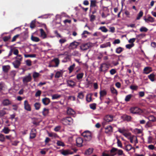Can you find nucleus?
I'll return each mask as SVG.
<instances>
[{
	"instance_id": "60",
	"label": "nucleus",
	"mask_w": 156,
	"mask_h": 156,
	"mask_svg": "<svg viewBox=\"0 0 156 156\" xmlns=\"http://www.w3.org/2000/svg\"><path fill=\"white\" fill-rule=\"evenodd\" d=\"M66 41V40L65 38H62L59 40V42L61 44H62L65 42Z\"/></svg>"
},
{
	"instance_id": "46",
	"label": "nucleus",
	"mask_w": 156,
	"mask_h": 156,
	"mask_svg": "<svg viewBox=\"0 0 156 156\" xmlns=\"http://www.w3.org/2000/svg\"><path fill=\"white\" fill-rule=\"evenodd\" d=\"M117 154L118 155H122L123 154V151L120 149H117Z\"/></svg>"
},
{
	"instance_id": "44",
	"label": "nucleus",
	"mask_w": 156,
	"mask_h": 156,
	"mask_svg": "<svg viewBox=\"0 0 156 156\" xmlns=\"http://www.w3.org/2000/svg\"><path fill=\"white\" fill-rule=\"evenodd\" d=\"M34 107L36 110H38L40 108L41 105L39 103H36L34 105Z\"/></svg>"
},
{
	"instance_id": "57",
	"label": "nucleus",
	"mask_w": 156,
	"mask_h": 156,
	"mask_svg": "<svg viewBox=\"0 0 156 156\" xmlns=\"http://www.w3.org/2000/svg\"><path fill=\"white\" fill-rule=\"evenodd\" d=\"M152 126L151 123L149 122H147L145 125V127L147 128L151 127Z\"/></svg>"
},
{
	"instance_id": "14",
	"label": "nucleus",
	"mask_w": 156,
	"mask_h": 156,
	"mask_svg": "<svg viewBox=\"0 0 156 156\" xmlns=\"http://www.w3.org/2000/svg\"><path fill=\"white\" fill-rule=\"evenodd\" d=\"M117 148L113 147L110 150V156H114L117 154Z\"/></svg>"
},
{
	"instance_id": "41",
	"label": "nucleus",
	"mask_w": 156,
	"mask_h": 156,
	"mask_svg": "<svg viewBox=\"0 0 156 156\" xmlns=\"http://www.w3.org/2000/svg\"><path fill=\"white\" fill-rule=\"evenodd\" d=\"M110 89L112 93L113 94H115L116 95L117 94L118 92L117 90L114 87H111Z\"/></svg>"
},
{
	"instance_id": "30",
	"label": "nucleus",
	"mask_w": 156,
	"mask_h": 156,
	"mask_svg": "<svg viewBox=\"0 0 156 156\" xmlns=\"http://www.w3.org/2000/svg\"><path fill=\"white\" fill-rule=\"evenodd\" d=\"M31 39L33 41L37 42L40 41V39L37 37H34L33 35L31 36Z\"/></svg>"
},
{
	"instance_id": "39",
	"label": "nucleus",
	"mask_w": 156,
	"mask_h": 156,
	"mask_svg": "<svg viewBox=\"0 0 156 156\" xmlns=\"http://www.w3.org/2000/svg\"><path fill=\"white\" fill-rule=\"evenodd\" d=\"M148 118L150 121L154 122L156 120V118H155L153 115H150Z\"/></svg>"
},
{
	"instance_id": "2",
	"label": "nucleus",
	"mask_w": 156,
	"mask_h": 156,
	"mask_svg": "<svg viewBox=\"0 0 156 156\" xmlns=\"http://www.w3.org/2000/svg\"><path fill=\"white\" fill-rule=\"evenodd\" d=\"M82 135L84 137V139L86 141H89L91 139V133L88 131H86L83 132Z\"/></svg>"
},
{
	"instance_id": "26",
	"label": "nucleus",
	"mask_w": 156,
	"mask_h": 156,
	"mask_svg": "<svg viewBox=\"0 0 156 156\" xmlns=\"http://www.w3.org/2000/svg\"><path fill=\"white\" fill-rule=\"evenodd\" d=\"M118 131L123 135L124 133L127 132V129L124 128L122 129L119 128Z\"/></svg>"
},
{
	"instance_id": "29",
	"label": "nucleus",
	"mask_w": 156,
	"mask_h": 156,
	"mask_svg": "<svg viewBox=\"0 0 156 156\" xmlns=\"http://www.w3.org/2000/svg\"><path fill=\"white\" fill-rule=\"evenodd\" d=\"M61 97V95H60L58 94H55L53 95H52L51 96L52 97V99L53 100L54 99H57L60 98Z\"/></svg>"
},
{
	"instance_id": "10",
	"label": "nucleus",
	"mask_w": 156,
	"mask_h": 156,
	"mask_svg": "<svg viewBox=\"0 0 156 156\" xmlns=\"http://www.w3.org/2000/svg\"><path fill=\"white\" fill-rule=\"evenodd\" d=\"M64 71L62 70H60L55 72V78H58L62 76Z\"/></svg>"
},
{
	"instance_id": "24",
	"label": "nucleus",
	"mask_w": 156,
	"mask_h": 156,
	"mask_svg": "<svg viewBox=\"0 0 156 156\" xmlns=\"http://www.w3.org/2000/svg\"><path fill=\"white\" fill-rule=\"evenodd\" d=\"M67 113L69 115H73L75 114V112L71 108H68L67 111Z\"/></svg>"
},
{
	"instance_id": "55",
	"label": "nucleus",
	"mask_w": 156,
	"mask_h": 156,
	"mask_svg": "<svg viewBox=\"0 0 156 156\" xmlns=\"http://www.w3.org/2000/svg\"><path fill=\"white\" fill-rule=\"evenodd\" d=\"M9 66H3L2 67L3 70L5 72H7L8 70Z\"/></svg>"
},
{
	"instance_id": "1",
	"label": "nucleus",
	"mask_w": 156,
	"mask_h": 156,
	"mask_svg": "<svg viewBox=\"0 0 156 156\" xmlns=\"http://www.w3.org/2000/svg\"><path fill=\"white\" fill-rule=\"evenodd\" d=\"M61 122L64 125H70L73 124V120L71 117H67L62 119L61 120Z\"/></svg>"
},
{
	"instance_id": "17",
	"label": "nucleus",
	"mask_w": 156,
	"mask_h": 156,
	"mask_svg": "<svg viewBox=\"0 0 156 156\" xmlns=\"http://www.w3.org/2000/svg\"><path fill=\"white\" fill-rule=\"evenodd\" d=\"M50 101L49 99L47 98H45L42 99V103L45 105H48L50 103Z\"/></svg>"
},
{
	"instance_id": "53",
	"label": "nucleus",
	"mask_w": 156,
	"mask_h": 156,
	"mask_svg": "<svg viewBox=\"0 0 156 156\" xmlns=\"http://www.w3.org/2000/svg\"><path fill=\"white\" fill-rule=\"evenodd\" d=\"M123 117L125 120H126L127 121H129L131 120V117L130 116L126 115H124L123 116Z\"/></svg>"
},
{
	"instance_id": "32",
	"label": "nucleus",
	"mask_w": 156,
	"mask_h": 156,
	"mask_svg": "<svg viewBox=\"0 0 156 156\" xmlns=\"http://www.w3.org/2000/svg\"><path fill=\"white\" fill-rule=\"evenodd\" d=\"M48 135L50 137H52V138H57L58 137V136L56 133H48Z\"/></svg>"
},
{
	"instance_id": "62",
	"label": "nucleus",
	"mask_w": 156,
	"mask_h": 156,
	"mask_svg": "<svg viewBox=\"0 0 156 156\" xmlns=\"http://www.w3.org/2000/svg\"><path fill=\"white\" fill-rule=\"evenodd\" d=\"M78 97L80 99H82L84 97V95L83 93L80 92L78 93Z\"/></svg>"
},
{
	"instance_id": "56",
	"label": "nucleus",
	"mask_w": 156,
	"mask_h": 156,
	"mask_svg": "<svg viewBox=\"0 0 156 156\" xmlns=\"http://www.w3.org/2000/svg\"><path fill=\"white\" fill-rule=\"evenodd\" d=\"M75 66V64H73V65L70 66V67L68 69H69L70 73L73 70Z\"/></svg>"
},
{
	"instance_id": "25",
	"label": "nucleus",
	"mask_w": 156,
	"mask_h": 156,
	"mask_svg": "<svg viewBox=\"0 0 156 156\" xmlns=\"http://www.w3.org/2000/svg\"><path fill=\"white\" fill-rule=\"evenodd\" d=\"M89 48V46L87 44H85L82 45L80 46V49L83 51L87 50Z\"/></svg>"
},
{
	"instance_id": "4",
	"label": "nucleus",
	"mask_w": 156,
	"mask_h": 156,
	"mask_svg": "<svg viewBox=\"0 0 156 156\" xmlns=\"http://www.w3.org/2000/svg\"><path fill=\"white\" fill-rule=\"evenodd\" d=\"M79 43L76 41H74L70 43L69 46V48L70 49H73L77 48L79 45Z\"/></svg>"
},
{
	"instance_id": "31",
	"label": "nucleus",
	"mask_w": 156,
	"mask_h": 156,
	"mask_svg": "<svg viewBox=\"0 0 156 156\" xmlns=\"http://www.w3.org/2000/svg\"><path fill=\"white\" fill-rule=\"evenodd\" d=\"M99 30H101L102 32L106 33L108 31V30L105 26H102L100 27Z\"/></svg>"
},
{
	"instance_id": "20",
	"label": "nucleus",
	"mask_w": 156,
	"mask_h": 156,
	"mask_svg": "<svg viewBox=\"0 0 156 156\" xmlns=\"http://www.w3.org/2000/svg\"><path fill=\"white\" fill-rule=\"evenodd\" d=\"M107 94V91L105 90H101L100 91V99H101V98L105 96Z\"/></svg>"
},
{
	"instance_id": "18",
	"label": "nucleus",
	"mask_w": 156,
	"mask_h": 156,
	"mask_svg": "<svg viewBox=\"0 0 156 156\" xmlns=\"http://www.w3.org/2000/svg\"><path fill=\"white\" fill-rule=\"evenodd\" d=\"M21 62L20 61L16 60L14 62H12V64L14 66V67L16 68H17L20 66Z\"/></svg>"
},
{
	"instance_id": "3",
	"label": "nucleus",
	"mask_w": 156,
	"mask_h": 156,
	"mask_svg": "<svg viewBox=\"0 0 156 156\" xmlns=\"http://www.w3.org/2000/svg\"><path fill=\"white\" fill-rule=\"evenodd\" d=\"M130 112L133 114H140L142 111L141 109L137 107H133L130 109Z\"/></svg>"
},
{
	"instance_id": "51",
	"label": "nucleus",
	"mask_w": 156,
	"mask_h": 156,
	"mask_svg": "<svg viewBox=\"0 0 156 156\" xmlns=\"http://www.w3.org/2000/svg\"><path fill=\"white\" fill-rule=\"evenodd\" d=\"M5 137L2 134H0V141L3 142L5 141Z\"/></svg>"
},
{
	"instance_id": "63",
	"label": "nucleus",
	"mask_w": 156,
	"mask_h": 156,
	"mask_svg": "<svg viewBox=\"0 0 156 156\" xmlns=\"http://www.w3.org/2000/svg\"><path fill=\"white\" fill-rule=\"evenodd\" d=\"M117 145L118 147L122 148V144L121 141L118 139H117Z\"/></svg>"
},
{
	"instance_id": "49",
	"label": "nucleus",
	"mask_w": 156,
	"mask_h": 156,
	"mask_svg": "<svg viewBox=\"0 0 156 156\" xmlns=\"http://www.w3.org/2000/svg\"><path fill=\"white\" fill-rule=\"evenodd\" d=\"M148 30V29L146 27H141L140 29V31L141 32H146Z\"/></svg>"
},
{
	"instance_id": "42",
	"label": "nucleus",
	"mask_w": 156,
	"mask_h": 156,
	"mask_svg": "<svg viewBox=\"0 0 156 156\" xmlns=\"http://www.w3.org/2000/svg\"><path fill=\"white\" fill-rule=\"evenodd\" d=\"M25 57V58H28V57H31V58H34L36 56V55L35 54H25L24 55Z\"/></svg>"
},
{
	"instance_id": "16",
	"label": "nucleus",
	"mask_w": 156,
	"mask_h": 156,
	"mask_svg": "<svg viewBox=\"0 0 156 156\" xmlns=\"http://www.w3.org/2000/svg\"><path fill=\"white\" fill-rule=\"evenodd\" d=\"M104 119L107 122H110L112 121L113 117L111 115H107L105 117Z\"/></svg>"
},
{
	"instance_id": "45",
	"label": "nucleus",
	"mask_w": 156,
	"mask_h": 156,
	"mask_svg": "<svg viewBox=\"0 0 156 156\" xmlns=\"http://www.w3.org/2000/svg\"><path fill=\"white\" fill-rule=\"evenodd\" d=\"M83 73L78 74L76 76L77 79L78 80H79L80 79H82L83 77Z\"/></svg>"
},
{
	"instance_id": "19",
	"label": "nucleus",
	"mask_w": 156,
	"mask_h": 156,
	"mask_svg": "<svg viewBox=\"0 0 156 156\" xmlns=\"http://www.w3.org/2000/svg\"><path fill=\"white\" fill-rule=\"evenodd\" d=\"M40 37L43 39L45 38L46 37L47 35L44 30L42 29H40Z\"/></svg>"
},
{
	"instance_id": "35",
	"label": "nucleus",
	"mask_w": 156,
	"mask_h": 156,
	"mask_svg": "<svg viewBox=\"0 0 156 156\" xmlns=\"http://www.w3.org/2000/svg\"><path fill=\"white\" fill-rule=\"evenodd\" d=\"M143 14V12L142 11H140L139 12L137 15V16L136 18V20H139L141 17L142 16Z\"/></svg>"
},
{
	"instance_id": "61",
	"label": "nucleus",
	"mask_w": 156,
	"mask_h": 156,
	"mask_svg": "<svg viewBox=\"0 0 156 156\" xmlns=\"http://www.w3.org/2000/svg\"><path fill=\"white\" fill-rule=\"evenodd\" d=\"M101 33L99 32H96L93 34V36L95 37H98L101 35Z\"/></svg>"
},
{
	"instance_id": "50",
	"label": "nucleus",
	"mask_w": 156,
	"mask_h": 156,
	"mask_svg": "<svg viewBox=\"0 0 156 156\" xmlns=\"http://www.w3.org/2000/svg\"><path fill=\"white\" fill-rule=\"evenodd\" d=\"M40 75V74L39 73L34 72L33 73V76L34 79L38 77Z\"/></svg>"
},
{
	"instance_id": "21",
	"label": "nucleus",
	"mask_w": 156,
	"mask_h": 156,
	"mask_svg": "<svg viewBox=\"0 0 156 156\" xmlns=\"http://www.w3.org/2000/svg\"><path fill=\"white\" fill-rule=\"evenodd\" d=\"M124 149L127 151H129L132 149H133L134 151L135 149V148H133L131 145L130 144L126 145Z\"/></svg>"
},
{
	"instance_id": "58",
	"label": "nucleus",
	"mask_w": 156,
	"mask_h": 156,
	"mask_svg": "<svg viewBox=\"0 0 156 156\" xmlns=\"http://www.w3.org/2000/svg\"><path fill=\"white\" fill-rule=\"evenodd\" d=\"M134 45V44H127L126 45V47L127 48L130 49L133 47Z\"/></svg>"
},
{
	"instance_id": "34",
	"label": "nucleus",
	"mask_w": 156,
	"mask_h": 156,
	"mask_svg": "<svg viewBox=\"0 0 156 156\" xmlns=\"http://www.w3.org/2000/svg\"><path fill=\"white\" fill-rule=\"evenodd\" d=\"M10 131V130L7 127H5L2 130V132L6 134H8Z\"/></svg>"
},
{
	"instance_id": "64",
	"label": "nucleus",
	"mask_w": 156,
	"mask_h": 156,
	"mask_svg": "<svg viewBox=\"0 0 156 156\" xmlns=\"http://www.w3.org/2000/svg\"><path fill=\"white\" fill-rule=\"evenodd\" d=\"M35 27V22L34 21H33L30 24V27L33 29Z\"/></svg>"
},
{
	"instance_id": "15",
	"label": "nucleus",
	"mask_w": 156,
	"mask_h": 156,
	"mask_svg": "<svg viewBox=\"0 0 156 156\" xmlns=\"http://www.w3.org/2000/svg\"><path fill=\"white\" fill-rule=\"evenodd\" d=\"M11 101L8 99H5L2 102V104L4 106H7L11 104Z\"/></svg>"
},
{
	"instance_id": "9",
	"label": "nucleus",
	"mask_w": 156,
	"mask_h": 156,
	"mask_svg": "<svg viewBox=\"0 0 156 156\" xmlns=\"http://www.w3.org/2000/svg\"><path fill=\"white\" fill-rule=\"evenodd\" d=\"M83 141V140L81 138H77L76 139V145L79 147L82 146Z\"/></svg>"
},
{
	"instance_id": "5",
	"label": "nucleus",
	"mask_w": 156,
	"mask_h": 156,
	"mask_svg": "<svg viewBox=\"0 0 156 156\" xmlns=\"http://www.w3.org/2000/svg\"><path fill=\"white\" fill-rule=\"evenodd\" d=\"M24 108L25 110L28 111H31L30 105L29 104L27 100H26L24 101Z\"/></svg>"
},
{
	"instance_id": "12",
	"label": "nucleus",
	"mask_w": 156,
	"mask_h": 156,
	"mask_svg": "<svg viewBox=\"0 0 156 156\" xmlns=\"http://www.w3.org/2000/svg\"><path fill=\"white\" fill-rule=\"evenodd\" d=\"M68 86L70 87H73L76 84V83L72 80H68L67 81Z\"/></svg>"
},
{
	"instance_id": "13",
	"label": "nucleus",
	"mask_w": 156,
	"mask_h": 156,
	"mask_svg": "<svg viewBox=\"0 0 156 156\" xmlns=\"http://www.w3.org/2000/svg\"><path fill=\"white\" fill-rule=\"evenodd\" d=\"M105 133H110L112 132V128L111 126H108L105 128Z\"/></svg>"
},
{
	"instance_id": "22",
	"label": "nucleus",
	"mask_w": 156,
	"mask_h": 156,
	"mask_svg": "<svg viewBox=\"0 0 156 156\" xmlns=\"http://www.w3.org/2000/svg\"><path fill=\"white\" fill-rule=\"evenodd\" d=\"M144 20L147 23L148 22L152 23L154 21V18L150 16L148 17L147 18L145 19Z\"/></svg>"
},
{
	"instance_id": "11",
	"label": "nucleus",
	"mask_w": 156,
	"mask_h": 156,
	"mask_svg": "<svg viewBox=\"0 0 156 156\" xmlns=\"http://www.w3.org/2000/svg\"><path fill=\"white\" fill-rule=\"evenodd\" d=\"M152 71L151 67L147 66L144 68L143 70V73L145 74H148Z\"/></svg>"
},
{
	"instance_id": "8",
	"label": "nucleus",
	"mask_w": 156,
	"mask_h": 156,
	"mask_svg": "<svg viewBox=\"0 0 156 156\" xmlns=\"http://www.w3.org/2000/svg\"><path fill=\"white\" fill-rule=\"evenodd\" d=\"M61 153L64 155H66L69 154H72L73 152L70 151L69 149L66 150H62L61 151Z\"/></svg>"
},
{
	"instance_id": "6",
	"label": "nucleus",
	"mask_w": 156,
	"mask_h": 156,
	"mask_svg": "<svg viewBox=\"0 0 156 156\" xmlns=\"http://www.w3.org/2000/svg\"><path fill=\"white\" fill-rule=\"evenodd\" d=\"M32 80V77L30 74L28 76H26L23 78V81L24 83H27L30 82Z\"/></svg>"
},
{
	"instance_id": "43",
	"label": "nucleus",
	"mask_w": 156,
	"mask_h": 156,
	"mask_svg": "<svg viewBox=\"0 0 156 156\" xmlns=\"http://www.w3.org/2000/svg\"><path fill=\"white\" fill-rule=\"evenodd\" d=\"M109 15V14L108 12H106L103 11V12L101 14V16L102 18H105L107 17V16Z\"/></svg>"
},
{
	"instance_id": "33",
	"label": "nucleus",
	"mask_w": 156,
	"mask_h": 156,
	"mask_svg": "<svg viewBox=\"0 0 156 156\" xmlns=\"http://www.w3.org/2000/svg\"><path fill=\"white\" fill-rule=\"evenodd\" d=\"M33 130L35 131V129L32 130L30 133V138H34L36 136V133L34 132Z\"/></svg>"
},
{
	"instance_id": "7",
	"label": "nucleus",
	"mask_w": 156,
	"mask_h": 156,
	"mask_svg": "<svg viewBox=\"0 0 156 156\" xmlns=\"http://www.w3.org/2000/svg\"><path fill=\"white\" fill-rule=\"evenodd\" d=\"M129 140H130V142L132 143H134L135 144H136L138 142L136 136L134 135H131Z\"/></svg>"
},
{
	"instance_id": "40",
	"label": "nucleus",
	"mask_w": 156,
	"mask_h": 156,
	"mask_svg": "<svg viewBox=\"0 0 156 156\" xmlns=\"http://www.w3.org/2000/svg\"><path fill=\"white\" fill-rule=\"evenodd\" d=\"M86 100L87 101L90 102L92 100L91 95L90 94H88L86 96Z\"/></svg>"
},
{
	"instance_id": "48",
	"label": "nucleus",
	"mask_w": 156,
	"mask_h": 156,
	"mask_svg": "<svg viewBox=\"0 0 156 156\" xmlns=\"http://www.w3.org/2000/svg\"><path fill=\"white\" fill-rule=\"evenodd\" d=\"M56 144L58 146H62L63 147L65 146L64 143L60 141L57 140Z\"/></svg>"
},
{
	"instance_id": "59",
	"label": "nucleus",
	"mask_w": 156,
	"mask_h": 156,
	"mask_svg": "<svg viewBox=\"0 0 156 156\" xmlns=\"http://www.w3.org/2000/svg\"><path fill=\"white\" fill-rule=\"evenodd\" d=\"M96 104L95 103L92 104H91L90 105V108L93 109V110H95L96 108Z\"/></svg>"
},
{
	"instance_id": "52",
	"label": "nucleus",
	"mask_w": 156,
	"mask_h": 156,
	"mask_svg": "<svg viewBox=\"0 0 156 156\" xmlns=\"http://www.w3.org/2000/svg\"><path fill=\"white\" fill-rule=\"evenodd\" d=\"M16 60L20 61L21 62L22 59V57L21 55H18L16 57Z\"/></svg>"
},
{
	"instance_id": "54",
	"label": "nucleus",
	"mask_w": 156,
	"mask_h": 156,
	"mask_svg": "<svg viewBox=\"0 0 156 156\" xmlns=\"http://www.w3.org/2000/svg\"><path fill=\"white\" fill-rule=\"evenodd\" d=\"M53 61L55 63L56 65L54 66V67H57L58 66L59 64V60L58 59L56 58L53 60Z\"/></svg>"
},
{
	"instance_id": "36",
	"label": "nucleus",
	"mask_w": 156,
	"mask_h": 156,
	"mask_svg": "<svg viewBox=\"0 0 156 156\" xmlns=\"http://www.w3.org/2000/svg\"><path fill=\"white\" fill-rule=\"evenodd\" d=\"M153 138L152 136H149L147 139V143L149 144L152 143L153 142Z\"/></svg>"
},
{
	"instance_id": "37",
	"label": "nucleus",
	"mask_w": 156,
	"mask_h": 156,
	"mask_svg": "<svg viewBox=\"0 0 156 156\" xmlns=\"http://www.w3.org/2000/svg\"><path fill=\"white\" fill-rule=\"evenodd\" d=\"M42 113L44 115L46 116L49 113V109L46 108H44Z\"/></svg>"
},
{
	"instance_id": "47",
	"label": "nucleus",
	"mask_w": 156,
	"mask_h": 156,
	"mask_svg": "<svg viewBox=\"0 0 156 156\" xmlns=\"http://www.w3.org/2000/svg\"><path fill=\"white\" fill-rule=\"evenodd\" d=\"M123 135L126 137L128 139H129L131 134V133L127 132L126 133H124Z\"/></svg>"
},
{
	"instance_id": "27",
	"label": "nucleus",
	"mask_w": 156,
	"mask_h": 156,
	"mask_svg": "<svg viewBox=\"0 0 156 156\" xmlns=\"http://www.w3.org/2000/svg\"><path fill=\"white\" fill-rule=\"evenodd\" d=\"M133 97V95L131 94H129L126 95L125 98V101L126 102H128L130 101L131 98Z\"/></svg>"
},
{
	"instance_id": "28",
	"label": "nucleus",
	"mask_w": 156,
	"mask_h": 156,
	"mask_svg": "<svg viewBox=\"0 0 156 156\" xmlns=\"http://www.w3.org/2000/svg\"><path fill=\"white\" fill-rule=\"evenodd\" d=\"M149 79L152 82L154 81L155 75L153 73H151L148 76Z\"/></svg>"
},
{
	"instance_id": "23",
	"label": "nucleus",
	"mask_w": 156,
	"mask_h": 156,
	"mask_svg": "<svg viewBox=\"0 0 156 156\" xmlns=\"http://www.w3.org/2000/svg\"><path fill=\"white\" fill-rule=\"evenodd\" d=\"M93 148H89L85 151V154L87 155H90L93 153Z\"/></svg>"
},
{
	"instance_id": "38",
	"label": "nucleus",
	"mask_w": 156,
	"mask_h": 156,
	"mask_svg": "<svg viewBox=\"0 0 156 156\" xmlns=\"http://www.w3.org/2000/svg\"><path fill=\"white\" fill-rule=\"evenodd\" d=\"M123 50V48H122L121 47H119L116 49L115 51L116 53L118 54H119Z\"/></svg>"
}]
</instances>
